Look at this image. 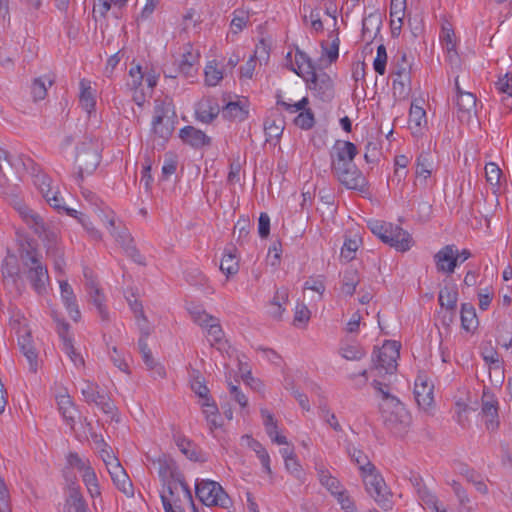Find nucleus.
Masks as SVG:
<instances>
[{"instance_id": "7", "label": "nucleus", "mask_w": 512, "mask_h": 512, "mask_svg": "<svg viewBox=\"0 0 512 512\" xmlns=\"http://www.w3.org/2000/svg\"><path fill=\"white\" fill-rule=\"evenodd\" d=\"M84 401L88 404H94L100 408L105 414L114 416L116 407L108 394L100 389L95 382L84 380L80 388Z\"/></svg>"}, {"instance_id": "43", "label": "nucleus", "mask_w": 512, "mask_h": 512, "mask_svg": "<svg viewBox=\"0 0 512 512\" xmlns=\"http://www.w3.org/2000/svg\"><path fill=\"white\" fill-rule=\"evenodd\" d=\"M66 512H87V505L78 488H70L66 500Z\"/></svg>"}, {"instance_id": "38", "label": "nucleus", "mask_w": 512, "mask_h": 512, "mask_svg": "<svg viewBox=\"0 0 512 512\" xmlns=\"http://www.w3.org/2000/svg\"><path fill=\"white\" fill-rule=\"evenodd\" d=\"M392 75L401 77L404 80L410 76L411 63L408 60L407 54L402 51H398L392 61Z\"/></svg>"}, {"instance_id": "22", "label": "nucleus", "mask_w": 512, "mask_h": 512, "mask_svg": "<svg viewBox=\"0 0 512 512\" xmlns=\"http://www.w3.org/2000/svg\"><path fill=\"white\" fill-rule=\"evenodd\" d=\"M182 141L193 148H201L211 144V138L193 126H185L179 132Z\"/></svg>"}, {"instance_id": "51", "label": "nucleus", "mask_w": 512, "mask_h": 512, "mask_svg": "<svg viewBox=\"0 0 512 512\" xmlns=\"http://www.w3.org/2000/svg\"><path fill=\"white\" fill-rule=\"evenodd\" d=\"M394 226L392 223L383 222V221H372L369 223V228L371 232L379 237L385 244L387 243L389 237L393 233Z\"/></svg>"}, {"instance_id": "36", "label": "nucleus", "mask_w": 512, "mask_h": 512, "mask_svg": "<svg viewBox=\"0 0 512 512\" xmlns=\"http://www.w3.org/2000/svg\"><path fill=\"white\" fill-rule=\"evenodd\" d=\"M198 58L199 55L193 52L191 45H187V48L185 49V52L182 55V59L178 65L179 72L186 77H192L197 71L195 65L198 62Z\"/></svg>"}, {"instance_id": "35", "label": "nucleus", "mask_w": 512, "mask_h": 512, "mask_svg": "<svg viewBox=\"0 0 512 512\" xmlns=\"http://www.w3.org/2000/svg\"><path fill=\"white\" fill-rule=\"evenodd\" d=\"M55 82L53 75H44L33 80L31 85V95L35 102L44 100L47 96V90Z\"/></svg>"}, {"instance_id": "17", "label": "nucleus", "mask_w": 512, "mask_h": 512, "mask_svg": "<svg viewBox=\"0 0 512 512\" xmlns=\"http://www.w3.org/2000/svg\"><path fill=\"white\" fill-rule=\"evenodd\" d=\"M14 207L23 221L33 229L36 234L42 235L46 232L45 221L36 211L21 201H16Z\"/></svg>"}, {"instance_id": "5", "label": "nucleus", "mask_w": 512, "mask_h": 512, "mask_svg": "<svg viewBox=\"0 0 512 512\" xmlns=\"http://www.w3.org/2000/svg\"><path fill=\"white\" fill-rule=\"evenodd\" d=\"M399 350L400 344L397 341L386 340L382 347L374 350L371 370L375 371L379 377L394 374L397 370Z\"/></svg>"}, {"instance_id": "8", "label": "nucleus", "mask_w": 512, "mask_h": 512, "mask_svg": "<svg viewBox=\"0 0 512 512\" xmlns=\"http://www.w3.org/2000/svg\"><path fill=\"white\" fill-rule=\"evenodd\" d=\"M358 154L356 145L350 141L338 140L330 151L331 171L353 165L354 158Z\"/></svg>"}, {"instance_id": "13", "label": "nucleus", "mask_w": 512, "mask_h": 512, "mask_svg": "<svg viewBox=\"0 0 512 512\" xmlns=\"http://www.w3.org/2000/svg\"><path fill=\"white\" fill-rule=\"evenodd\" d=\"M497 398L489 389H484L481 397V413L485 417L487 430L495 431L499 427Z\"/></svg>"}, {"instance_id": "63", "label": "nucleus", "mask_w": 512, "mask_h": 512, "mask_svg": "<svg viewBox=\"0 0 512 512\" xmlns=\"http://www.w3.org/2000/svg\"><path fill=\"white\" fill-rule=\"evenodd\" d=\"M340 352L342 357L347 360H360L365 355V351L359 345L344 346Z\"/></svg>"}, {"instance_id": "34", "label": "nucleus", "mask_w": 512, "mask_h": 512, "mask_svg": "<svg viewBox=\"0 0 512 512\" xmlns=\"http://www.w3.org/2000/svg\"><path fill=\"white\" fill-rule=\"evenodd\" d=\"M391 234L386 244L400 252H406L411 248L413 243L412 237L400 226L395 225Z\"/></svg>"}, {"instance_id": "59", "label": "nucleus", "mask_w": 512, "mask_h": 512, "mask_svg": "<svg viewBox=\"0 0 512 512\" xmlns=\"http://www.w3.org/2000/svg\"><path fill=\"white\" fill-rule=\"evenodd\" d=\"M249 20V16L245 11L235 10L233 12V18L231 20V31L234 34H238L243 30Z\"/></svg>"}, {"instance_id": "39", "label": "nucleus", "mask_w": 512, "mask_h": 512, "mask_svg": "<svg viewBox=\"0 0 512 512\" xmlns=\"http://www.w3.org/2000/svg\"><path fill=\"white\" fill-rule=\"evenodd\" d=\"M288 296L289 293L287 288L282 287L276 290L275 295L269 304V314L273 318H281L282 313L285 310L282 306L288 302Z\"/></svg>"}, {"instance_id": "57", "label": "nucleus", "mask_w": 512, "mask_h": 512, "mask_svg": "<svg viewBox=\"0 0 512 512\" xmlns=\"http://www.w3.org/2000/svg\"><path fill=\"white\" fill-rule=\"evenodd\" d=\"M223 78L222 70L217 68L215 62H209L205 68V82L208 86H216Z\"/></svg>"}, {"instance_id": "62", "label": "nucleus", "mask_w": 512, "mask_h": 512, "mask_svg": "<svg viewBox=\"0 0 512 512\" xmlns=\"http://www.w3.org/2000/svg\"><path fill=\"white\" fill-rule=\"evenodd\" d=\"M67 463L69 464V466L77 469L81 473H83L91 466L90 461L88 459H83L77 453L74 452H70L68 454Z\"/></svg>"}, {"instance_id": "48", "label": "nucleus", "mask_w": 512, "mask_h": 512, "mask_svg": "<svg viewBox=\"0 0 512 512\" xmlns=\"http://www.w3.org/2000/svg\"><path fill=\"white\" fill-rule=\"evenodd\" d=\"M347 452L351 460L358 466L360 472H364L367 469H372L375 466L368 458V456L361 450L354 446H348Z\"/></svg>"}, {"instance_id": "56", "label": "nucleus", "mask_w": 512, "mask_h": 512, "mask_svg": "<svg viewBox=\"0 0 512 512\" xmlns=\"http://www.w3.org/2000/svg\"><path fill=\"white\" fill-rule=\"evenodd\" d=\"M410 83L411 77H407L406 80L404 78L395 76L392 83V90L394 97L397 98H406L410 92Z\"/></svg>"}, {"instance_id": "52", "label": "nucleus", "mask_w": 512, "mask_h": 512, "mask_svg": "<svg viewBox=\"0 0 512 512\" xmlns=\"http://www.w3.org/2000/svg\"><path fill=\"white\" fill-rule=\"evenodd\" d=\"M359 283V275L356 269H347L342 280V291L347 295H353Z\"/></svg>"}, {"instance_id": "31", "label": "nucleus", "mask_w": 512, "mask_h": 512, "mask_svg": "<svg viewBox=\"0 0 512 512\" xmlns=\"http://www.w3.org/2000/svg\"><path fill=\"white\" fill-rule=\"evenodd\" d=\"M60 290H61V298L66 306V309L70 315V317L74 321H78L81 317L80 311L78 309L76 296L73 292L72 287L65 280L59 281Z\"/></svg>"}, {"instance_id": "33", "label": "nucleus", "mask_w": 512, "mask_h": 512, "mask_svg": "<svg viewBox=\"0 0 512 512\" xmlns=\"http://www.w3.org/2000/svg\"><path fill=\"white\" fill-rule=\"evenodd\" d=\"M109 474L114 485L117 487L119 491H121L122 493L129 497H132L134 495L133 484L129 476L127 475L126 471L121 466V464L115 467L114 469L110 470Z\"/></svg>"}, {"instance_id": "4", "label": "nucleus", "mask_w": 512, "mask_h": 512, "mask_svg": "<svg viewBox=\"0 0 512 512\" xmlns=\"http://www.w3.org/2000/svg\"><path fill=\"white\" fill-rule=\"evenodd\" d=\"M175 110L171 100L156 101L152 120V131L165 143L174 131Z\"/></svg>"}, {"instance_id": "21", "label": "nucleus", "mask_w": 512, "mask_h": 512, "mask_svg": "<svg viewBox=\"0 0 512 512\" xmlns=\"http://www.w3.org/2000/svg\"><path fill=\"white\" fill-rule=\"evenodd\" d=\"M196 117L203 123H211L220 113L218 100L214 97L202 98L196 106Z\"/></svg>"}, {"instance_id": "3", "label": "nucleus", "mask_w": 512, "mask_h": 512, "mask_svg": "<svg viewBox=\"0 0 512 512\" xmlns=\"http://www.w3.org/2000/svg\"><path fill=\"white\" fill-rule=\"evenodd\" d=\"M361 477L367 493L374 499L378 506L384 511L392 509V493L377 468L373 466L371 470L367 469L361 473Z\"/></svg>"}, {"instance_id": "49", "label": "nucleus", "mask_w": 512, "mask_h": 512, "mask_svg": "<svg viewBox=\"0 0 512 512\" xmlns=\"http://www.w3.org/2000/svg\"><path fill=\"white\" fill-rule=\"evenodd\" d=\"M179 450L190 460L198 461L200 459V450L196 444L185 437H179L176 440Z\"/></svg>"}, {"instance_id": "55", "label": "nucleus", "mask_w": 512, "mask_h": 512, "mask_svg": "<svg viewBox=\"0 0 512 512\" xmlns=\"http://www.w3.org/2000/svg\"><path fill=\"white\" fill-rule=\"evenodd\" d=\"M481 355L487 364L494 365L496 368H500L499 354L493 347L491 341L482 344Z\"/></svg>"}, {"instance_id": "12", "label": "nucleus", "mask_w": 512, "mask_h": 512, "mask_svg": "<svg viewBox=\"0 0 512 512\" xmlns=\"http://www.w3.org/2000/svg\"><path fill=\"white\" fill-rule=\"evenodd\" d=\"M277 104L290 113H296L298 111H301L294 120L295 125L298 126L299 128L309 130L314 126V114L311 111V109H306V106L308 104V98L304 97L294 104L278 100Z\"/></svg>"}, {"instance_id": "16", "label": "nucleus", "mask_w": 512, "mask_h": 512, "mask_svg": "<svg viewBox=\"0 0 512 512\" xmlns=\"http://www.w3.org/2000/svg\"><path fill=\"white\" fill-rule=\"evenodd\" d=\"M310 90H313L324 101L333 97V81L326 73L317 74L314 71L304 79Z\"/></svg>"}, {"instance_id": "50", "label": "nucleus", "mask_w": 512, "mask_h": 512, "mask_svg": "<svg viewBox=\"0 0 512 512\" xmlns=\"http://www.w3.org/2000/svg\"><path fill=\"white\" fill-rule=\"evenodd\" d=\"M82 480L91 497L94 498L100 496L101 492L98 478L92 466L82 473Z\"/></svg>"}, {"instance_id": "54", "label": "nucleus", "mask_w": 512, "mask_h": 512, "mask_svg": "<svg viewBox=\"0 0 512 512\" xmlns=\"http://www.w3.org/2000/svg\"><path fill=\"white\" fill-rule=\"evenodd\" d=\"M2 276L5 279L12 278L13 282L16 281L19 276V268L17 266L16 257L14 255L7 256L2 264Z\"/></svg>"}, {"instance_id": "37", "label": "nucleus", "mask_w": 512, "mask_h": 512, "mask_svg": "<svg viewBox=\"0 0 512 512\" xmlns=\"http://www.w3.org/2000/svg\"><path fill=\"white\" fill-rule=\"evenodd\" d=\"M220 270L226 275L227 278L238 273L239 262L236 256L235 248L225 249L220 262Z\"/></svg>"}, {"instance_id": "28", "label": "nucleus", "mask_w": 512, "mask_h": 512, "mask_svg": "<svg viewBox=\"0 0 512 512\" xmlns=\"http://www.w3.org/2000/svg\"><path fill=\"white\" fill-rule=\"evenodd\" d=\"M79 89L80 106L90 115L95 111L96 90L92 88L91 81L87 79L80 80Z\"/></svg>"}, {"instance_id": "60", "label": "nucleus", "mask_w": 512, "mask_h": 512, "mask_svg": "<svg viewBox=\"0 0 512 512\" xmlns=\"http://www.w3.org/2000/svg\"><path fill=\"white\" fill-rule=\"evenodd\" d=\"M129 306L134 313L138 328L141 331L142 325H149L148 319L144 313L143 305L140 301L135 299L134 301H129Z\"/></svg>"}, {"instance_id": "19", "label": "nucleus", "mask_w": 512, "mask_h": 512, "mask_svg": "<svg viewBox=\"0 0 512 512\" xmlns=\"http://www.w3.org/2000/svg\"><path fill=\"white\" fill-rule=\"evenodd\" d=\"M69 327L70 326L67 322L58 320L57 332L62 340L63 351L68 355L75 366H83L84 359L79 353L76 352L73 346L72 338L69 335Z\"/></svg>"}, {"instance_id": "53", "label": "nucleus", "mask_w": 512, "mask_h": 512, "mask_svg": "<svg viewBox=\"0 0 512 512\" xmlns=\"http://www.w3.org/2000/svg\"><path fill=\"white\" fill-rule=\"evenodd\" d=\"M250 448L256 453L258 459L260 460L264 471L267 474H272L271 466H270V456L267 450L262 446V444L254 439L250 442Z\"/></svg>"}, {"instance_id": "27", "label": "nucleus", "mask_w": 512, "mask_h": 512, "mask_svg": "<svg viewBox=\"0 0 512 512\" xmlns=\"http://www.w3.org/2000/svg\"><path fill=\"white\" fill-rule=\"evenodd\" d=\"M56 402L58 406V410L62 415L64 421L70 428H74L76 423V415L78 414V410L74 405L71 397L68 394H60L56 396Z\"/></svg>"}, {"instance_id": "11", "label": "nucleus", "mask_w": 512, "mask_h": 512, "mask_svg": "<svg viewBox=\"0 0 512 512\" xmlns=\"http://www.w3.org/2000/svg\"><path fill=\"white\" fill-rule=\"evenodd\" d=\"M457 117L461 122H469L476 115V96L471 92L463 91L459 86L458 77L455 78Z\"/></svg>"}, {"instance_id": "25", "label": "nucleus", "mask_w": 512, "mask_h": 512, "mask_svg": "<svg viewBox=\"0 0 512 512\" xmlns=\"http://www.w3.org/2000/svg\"><path fill=\"white\" fill-rule=\"evenodd\" d=\"M249 114L247 100L229 101L222 109V116L227 120L242 122Z\"/></svg>"}, {"instance_id": "24", "label": "nucleus", "mask_w": 512, "mask_h": 512, "mask_svg": "<svg viewBox=\"0 0 512 512\" xmlns=\"http://www.w3.org/2000/svg\"><path fill=\"white\" fill-rule=\"evenodd\" d=\"M47 256L53 260L54 269L59 274L64 273L65 260L63 248L57 243L55 233L47 234Z\"/></svg>"}, {"instance_id": "18", "label": "nucleus", "mask_w": 512, "mask_h": 512, "mask_svg": "<svg viewBox=\"0 0 512 512\" xmlns=\"http://www.w3.org/2000/svg\"><path fill=\"white\" fill-rule=\"evenodd\" d=\"M434 386L425 375H418L414 384V396L419 406L430 407L434 401Z\"/></svg>"}, {"instance_id": "42", "label": "nucleus", "mask_w": 512, "mask_h": 512, "mask_svg": "<svg viewBox=\"0 0 512 512\" xmlns=\"http://www.w3.org/2000/svg\"><path fill=\"white\" fill-rule=\"evenodd\" d=\"M207 328V337L210 345L216 347L218 350L225 348L226 341L224 340V333L220 326L219 320L216 318L209 324Z\"/></svg>"}, {"instance_id": "29", "label": "nucleus", "mask_w": 512, "mask_h": 512, "mask_svg": "<svg viewBox=\"0 0 512 512\" xmlns=\"http://www.w3.org/2000/svg\"><path fill=\"white\" fill-rule=\"evenodd\" d=\"M435 169L434 156L430 151H423L419 154L416 160V177L425 182L431 177Z\"/></svg>"}, {"instance_id": "46", "label": "nucleus", "mask_w": 512, "mask_h": 512, "mask_svg": "<svg viewBox=\"0 0 512 512\" xmlns=\"http://www.w3.org/2000/svg\"><path fill=\"white\" fill-rule=\"evenodd\" d=\"M103 221L110 233L116 237V241L121 245L125 252L127 246L134 245V239L126 230L119 232L117 235L115 234V218L113 215L110 217L105 216V220Z\"/></svg>"}, {"instance_id": "41", "label": "nucleus", "mask_w": 512, "mask_h": 512, "mask_svg": "<svg viewBox=\"0 0 512 512\" xmlns=\"http://www.w3.org/2000/svg\"><path fill=\"white\" fill-rule=\"evenodd\" d=\"M478 326V318L474 306L470 303L461 305V327L470 332Z\"/></svg>"}, {"instance_id": "45", "label": "nucleus", "mask_w": 512, "mask_h": 512, "mask_svg": "<svg viewBox=\"0 0 512 512\" xmlns=\"http://www.w3.org/2000/svg\"><path fill=\"white\" fill-rule=\"evenodd\" d=\"M295 64L297 66V70H295V72L302 76L304 79L315 71V67L311 58L302 51H296Z\"/></svg>"}, {"instance_id": "2", "label": "nucleus", "mask_w": 512, "mask_h": 512, "mask_svg": "<svg viewBox=\"0 0 512 512\" xmlns=\"http://www.w3.org/2000/svg\"><path fill=\"white\" fill-rule=\"evenodd\" d=\"M19 257L24 268V274L33 290L39 295L44 294L50 282V277L46 265L41 261L39 251L27 242L21 245Z\"/></svg>"}, {"instance_id": "6", "label": "nucleus", "mask_w": 512, "mask_h": 512, "mask_svg": "<svg viewBox=\"0 0 512 512\" xmlns=\"http://www.w3.org/2000/svg\"><path fill=\"white\" fill-rule=\"evenodd\" d=\"M195 493L197 498L206 506L228 507L229 497L218 482L212 480L197 481Z\"/></svg>"}, {"instance_id": "15", "label": "nucleus", "mask_w": 512, "mask_h": 512, "mask_svg": "<svg viewBox=\"0 0 512 512\" xmlns=\"http://www.w3.org/2000/svg\"><path fill=\"white\" fill-rule=\"evenodd\" d=\"M151 334L150 325H142L141 333L138 340L139 351L142 355V360L148 370L154 371L159 377L163 378L166 375L165 369L162 365L157 363L152 356V352L148 347L147 339Z\"/></svg>"}, {"instance_id": "61", "label": "nucleus", "mask_w": 512, "mask_h": 512, "mask_svg": "<svg viewBox=\"0 0 512 512\" xmlns=\"http://www.w3.org/2000/svg\"><path fill=\"white\" fill-rule=\"evenodd\" d=\"M502 171L496 163L490 162L485 166V176L488 183L498 185Z\"/></svg>"}, {"instance_id": "10", "label": "nucleus", "mask_w": 512, "mask_h": 512, "mask_svg": "<svg viewBox=\"0 0 512 512\" xmlns=\"http://www.w3.org/2000/svg\"><path fill=\"white\" fill-rule=\"evenodd\" d=\"M334 177L347 189L364 191L367 180L355 164L331 171Z\"/></svg>"}, {"instance_id": "20", "label": "nucleus", "mask_w": 512, "mask_h": 512, "mask_svg": "<svg viewBox=\"0 0 512 512\" xmlns=\"http://www.w3.org/2000/svg\"><path fill=\"white\" fill-rule=\"evenodd\" d=\"M434 262L438 272L451 275L454 273L457 263L453 254V244L446 245L434 255Z\"/></svg>"}, {"instance_id": "40", "label": "nucleus", "mask_w": 512, "mask_h": 512, "mask_svg": "<svg viewBox=\"0 0 512 512\" xmlns=\"http://www.w3.org/2000/svg\"><path fill=\"white\" fill-rule=\"evenodd\" d=\"M318 477L320 483L334 496H338L345 489L341 485L340 481L332 476L327 469H320L318 471Z\"/></svg>"}, {"instance_id": "23", "label": "nucleus", "mask_w": 512, "mask_h": 512, "mask_svg": "<svg viewBox=\"0 0 512 512\" xmlns=\"http://www.w3.org/2000/svg\"><path fill=\"white\" fill-rule=\"evenodd\" d=\"M18 345L29 363V370L36 373L39 367L38 354L32 344L31 334L28 330L25 329L24 334L18 337Z\"/></svg>"}, {"instance_id": "47", "label": "nucleus", "mask_w": 512, "mask_h": 512, "mask_svg": "<svg viewBox=\"0 0 512 512\" xmlns=\"http://www.w3.org/2000/svg\"><path fill=\"white\" fill-rule=\"evenodd\" d=\"M438 300L441 307L454 311L458 300L457 289L455 287L445 286L440 290Z\"/></svg>"}, {"instance_id": "32", "label": "nucleus", "mask_w": 512, "mask_h": 512, "mask_svg": "<svg viewBox=\"0 0 512 512\" xmlns=\"http://www.w3.org/2000/svg\"><path fill=\"white\" fill-rule=\"evenodd\" d=\"M45 200L52 208L57 210L59 213H65L68 216L78 219L84 227L88 228L84 219V215L82 213H79L75 209L67 207L63 202V198L60 196V193L57 190H53L52 193L45 197Z\"/></svg>"}, {"instance_id": "44", "label": "nucleus", "mask_w": 512, "mask_h": 512, "mask_svg": "<svg viewBox=\"0 0 512 512\" xmlns=\"http://www.w3.org/2000/svg\"><path fill=\"white\" fill-rule=\"evenodd\" d=\"M496 340L505 349L512 347V324L506 320L500 321L496 327Z\"/></svg>"}, {"instance_id": "1", "label": "nucleus", "mask_w": 512, "mask_h": 512, "mask_svg": "<svg viewBox=\"0 0 512 512\" xmlns=\"http://www.w3.org/2000/svg\"><path fill=\"white\" fill-rule=\"evenodd\" d=\"M372 385L382 397L379 409L383 425L393 435L397 437L405 436L412 423L411 414L397 397L391 395L388 390L384 389V387H387L386 384H383L379 380H374Z\"/></svg>"}, {"instance_id": "9", "label": "nucleus", "mask_w": 512, "mask_h": 512, "mask_svg": "<svg viewBox=\"0 0 512 512\" xmlns=\"http://www.w3.org/2000/svg\"><path fill=\"white\" fill-rule=\"evenodd\" d=\"M100 154L92 145H83L77 152L76 163L78 172L76 179L83 181L85 175H91L100 163Z\"/></svg>"}, {"instance_id": "14", "label": "nucleus", "mask_w": 512, "mask_h": 512, "mask_svg": "<svg viewBox=\"0 0 512 512\" xmlns=\"http://www.w3.org/2000/svg\"><path fill=\"white\" fill-rule=\"evenodd\" d=\"M147 459L157 470L162 483H168L169 480L180 479L182 473L178 471L175 461L169 455L162 453L156 458L147 456Z\"/></svg>"}, {"instance_id": "58", "label": "nucleus", "mask_w": 512, "mask_h": 512, "mask_svg": "<svg viewBox=\"0 0 512 512\" xmlns=\"http://www.w3.org/2000/svg\"><path fill=\"white\" fill-rule=\"evenodd\" d=\"M387 64V52L386 47L383 44H380L377 47V55L373 62V68L376 73L379 75H384L386 71Z\"/></svg>"}, {"instance_id": "30", "label": "nucleus", "mask_w": 512, "mask_h": 512, "mask_svg": "<svg viewBox=\"0 0 512 512\" xmlns=\"http://www.w3.org/2000/svg\"><path fill=\"white\" fill-rule=\"evenodd\" d=\"M427 125L426 112L423 107L411 104L408 119V128L414 136L422 134L424 127Z\"/></svg>"}, {"instance_id": "26", "label": "nucleus", "mask_w": 512, "mask_h": 512, "mask_svg": "<svg viewBox=\"0 0 512 512\" xmlns=\"http://www.w3.org/2000/svg\"><path fill=\"white\" fill-rule=\"evenodd\" d=\"M382 17L380 13H370L362 22V39L369 45L380 33Z\"/></svg>"}, {"instance_id": "64", "label": "nucleus", "mask_w": 512, "mask_h": 512, "mask_svg": "<svg viewBox=\"0 0 512 512\" xmlns=\"http://www.w3.org/2000/svg\"><path fill=\"white\" fill-rule=\"evenodd\" d=\"M100 457L106 465L108 472L120 465L118 458L113 454L109 447L105 444L100 450Z\"/></svg>"}]
</instances>
